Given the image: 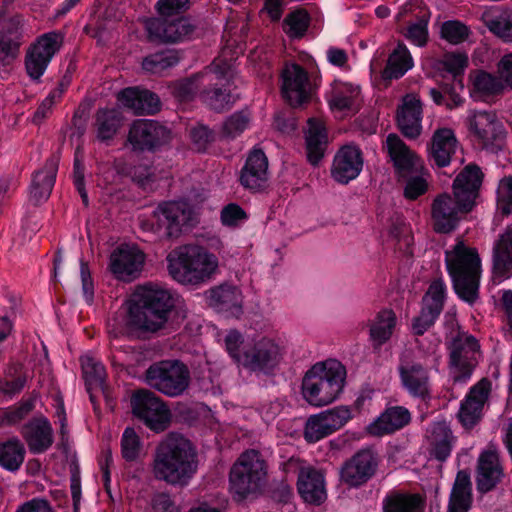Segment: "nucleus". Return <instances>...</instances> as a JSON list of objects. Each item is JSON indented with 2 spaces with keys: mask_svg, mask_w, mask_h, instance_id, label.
<instances>
[{
  "mask_svg": "<svg viewBox=\"0 0 512 512\" xmlns=\"http://www.w3.org/2000/svg\"><path fill=\"white\" fill-rule=\"evenodd\" d=\"M169 130L153 120L135 121L129 131L128 140L135 150H152L167 142Z\"/></svg>",
  "mask_w": 512,
  "mask_h": 512,
  "instance_id": "20",
  "label": "nucleus"
},
{
  "mask_svg": "<svg viewBox=\"0 0 512 512\" xmlns=\"http://www.w3.org/2000/svg\"><path fill=\"white\" fill-rule=\"evenodd\" d=\"M251 113L241 110L227 117L218 130L219 140L229 141L240 136L250 128Z\"/></svg>",
  "mask_w": 512,
  "mask_h": 512,
  "instance_id": "48",
  "label": "nucleus"
},
{
  "mask_svg": "<svg viewBox=\"0 0 512 512\" xmlns=\"http://www.w3.org/2000/svg\"><path fill=\"white\" fill-rule=\"evenodd\" d=\"M482 21L495 35L505 41H512V13H504L492 7L483 12Z\"/></svg>",
  "mask_w": 512,
  "mask_h": 512,
  "instance_id": "47",
  "label": "nucleus"
},
{
  "mask_svg": "<svg viewBox=\"0 0 512 512\" xmlns=\"http://www.w3.org/2000/svg\"><path fill=\"white\" fill-rule=\"evenodd\" d=\"M282 95L293 106L301 105L311 95L308 73L297 64L286 65L282 71Z\"/></svg>",
  "mask_w": 512,
  "mask_h": 512,
  "instance_id": "21",
  "label": "nucleus"
},
{
  "mask_svg": "<svg viewBox=\"0 0 512 512\" xmlns=\"http://www.w3.org/2000/svg\"><path fill=\"white\" fill-rule=\"evenodd\" d=\"M397 122L402 133L416 138L422 130V104L415 94H407L397 111Z\"/></svg>",
  "mask_w": 512,
  "mask_h": 512,
  "instance_id": "29",
  "label": "nucleus"
},
{
  "mask_svg": "<svg viewBox=\"0 0 512 512\" xmlns=\"http://www.w3.org/2000/svg\"><path fill=\"white\" fill-rule=\"evenodd\" d=\"M399 373L403 387L413 396L424 397L429 391L428 371L420 364H401Z\"/></svg>",
  "mask_w": 512,
  "mask_h": 512,
  "instance_id": "41",
  "label": "nucleus"
},
{
  "mask_svg": "<svg viewBox=\"0 0 512 512\" xmlns=\"http://www.w3.org/2000/svg\"><path fill=\"white\" fill-rule=\"evenodd\" d=\"M62 36L56 32L41 35L28 49L25 66L32 79H39L62 45Z\"/></svg>",
  "mask_w": 512,
  "mask_h": 512,
  "instance_id": "17",
  "label": "nucleus"
},
{
  "mask_svg": "<svg viewBox=\"0 0 512 512\" xmlns=\"http://www.w3.org/2000/svg\"><path fill=\"white\" fill-rule=\"evenodd\" d=\"M225 350L240 371L256 376L272 375L287 353L285 335L268 333L245 338L237 330H229L224 338Z\"/></svg>",
  "mask_w": 512,
  "mask_h": 512,
  "instance_id": "2",
  "label": "nucleus"
},
{
  "mask_svg": "<svg viewBox=\"0 0 512 512\" xmlns=\"http://www.w3.org/2000/svg\"><path fill=\"white\" fill-rule=\"evenodd\" d=\"M132 410L136 417L155 432L163 431L170 421V413L164 403L149 390H138L132 396Z\"/></svg>",
  "mask_w": 512,
  "mask_h": 512,
  "instance_id": "14",
  "label": "nucleus"
},
{
  "mask_svg": "<svg viewBox=\"0 0 512 512\" xmlns=\"http://www.w3.org/2000/svg\"><path fill=\"white\" fill-rule=\"evenodd\" d=\"M449 348L454 381L465 383L472 375L479 353V344L473 336L463 332L458 333Z\"/></svg>",
  "mask_w": 512,
  "mask_h": 512,
  "instance_id": "15",
  "label": "nucleus"
},
{
  "mask_svg": "<svg viewBox=\"0 0 512 512\" xmlns=\"http://www.w3.org/2000/svg\"><path fill=\"white\" fill-rule=\"evenodd\" d=\"M414 67V60L410 51L399 43L387 59V64L382 69L381 60L374 57L370 63L371 75H381L384 80L399 79Z\"/></svg>",
  "mask_w": 512,
  "mask_h": 512,
  "instance_id": "22",
  "label": "nucleus"
},
{
  "mask_svg": "<svg viewBox=\"0 0 512 512\" xmlns=\"http://www.w3.org/2000/svg\"><path fill=\"white\" fill-rule=\"evenodd\" d=\"M386 148L398 176L405 180V197L413 200L424 194L428 184L421 160L395 134L387 136Z\"/></svg>",
  "mask_w": 512,
  "mask_h": 512,
  "instance_id": "8",
  "label": "nucleus"
},
{
  "mask_svg": "<svg viewBox=\"0 0 512 512\" xmlns=\"http://www.w3.org/2000/svg\"><path fill=\"white\" fill-rule=\"evenodd\" d=\"M297 488L301 498L308 504L320 505L327 498L323 474L310 466L300 469Z\"/></svg>",
  "mask_w": 512,
  "mask_h": 512,
  "instance_id": "28",
  "label": "nucleus"
},
{
  "mask_svg": "<svg viewBox=\"0 0 512 512\" xmlns=\"http://www.w3.org/2000/svg\"><path fill=\"white\" fill-rule=\"evenodd\" d=\"M25 448L17 438L0 443V466L8 471H17L24 461Z\"/></svg>",
  "mask_w": 512,
  "mask_h": 512,
  "instance_id": "49",
  "label": "nucleus"
},
{
  "mask_svg": "<svg viewBox=\"0 0 512 512\" xmlns=\"http://www.w3.org/2000/svg\"><path fill=\"white\" fill-rule=\"evenodd\" d=\"M497 210L504 216L512 213V177H505L499 182Z\"/></svg>",
  "mask_w": 512,
  "mask_h": 512,
  "instance_id": "59",
  "label": "nucleus"
},
{
  "mask_svg": "<svg viewBox=\"0 0 512 512\" xmlns=\"http://www.w3.org/2000/svg\"><path fill=\"white\" fill-rule=\"evenodd\" d=\"M405 37L416 46H424L428 39V19L425 16L411 23L404 33Z\"/></svg>",
  "mask_w": 512,
  "mask_h": 512,
  "instance_id": "60",
  "label": "nucleus"
},
{
  "mask_svg": "<svg viewBox=\"0 0 512 512\" xmlns=\"http://www.w3.org/2000/svg\"><path fill=\"white\" fill-rule=\"evenodd\" d=\"M195 212L186 200L165 201L160 203L153 212L156 227L152 230L163 233L167 237H177L190 227L194 221Z\"/></svg>",
  "mask_w": 512,
  "mask_h": 512,
  "instance_id": "12",
  "label": "nucleus"
},
{
  "mask_svg": "<svg viewBox=\"0 0 512 512\" xmlns=\"http://www.w3.org/2000/svg\"><path fill=\"white\" fill-rule=\"evenodd\" d=\"M144 26L150 39L161 42L181 41L193 31L192 25L185 18L170 22L166 19L149 18L144 21Z\"/></svg>",
  "mask_w": 512,
  "mask_h": 512,
  "instance_id": "24",
  "label": "nucleus"
},
{
  "mask_svg": "<svg viewBox=\"0 0 512 512\" xmlns=\"http://www.w3.org/2000/svg\"><path fill=\"white\" fill-rule=\"evenodd\" d=\"M122 122L119 108L99 109L96 114L97 137L100 140L111 139L117 132Z\"/></svg>",
  "mask_w": 512,
  "mask_h": 512,
  "instance_id": "50",
  "label": "nucleus"
},
{
  "mask_svg": "<svg viewBox=\"0 0 512 512\" xmlns=\"http://www.w3.org/2000/svg\"><path fill=\"white\" fill-rule=\"evenodd\" d=\"M207 303L226 317L239 318L243 314V296L238 286L223 283L205 293Z\"/></svg>",
  "mask_w": 512,
  "mask_h": 512,
  "instance_id": "19",
  "label": "nucleus"
},
{
  "mask_svg": "<svg viewBox=\"0 0 512 512\" xmlns=\"http://www.w3.org/2000/svg\"><path fill=\"white\" fill-rule=\"evenodd\" d=\"M512 269V223L499 235L493 247V282L500 284Z\"/></svg>",
  "mask_w": 512,
  "mask_h": 512,
  "instance_id": "31",
  "label": "nucleus"
},
{
  "mask_svg": "<svg viewBox=\"0 0 512 512\" xmlns=\"http://www.w3.org/2000/svg\"><path fill=\"white\" fill-rule=\"evenodd\" d=\"M504 88L500 76L497 77L483 70L470 74V96L475 101H488L492 96L500 93Z\"/></svg>",
  "mask_w": 512,
  "mask_h": 512,
  "instance_id": "39",
  "label": "nucleus"
},
{
  "mask_svg": "<svg viewBox=\"0 0 512 512\" xmlns=\"http://www.w3.org/2000/svg\"><path fill=\"white\" fill-rule=\"evenodd\" d=\"M122 455L128 461L136 460L142 453L143 447L139 436L133 428H126L121 441Z\"/></svg>",
  "mask_w": 512,
  "mask_h": 512,
  "instance_id": "58",
  "label": "nucleus"
},
{
  "mask_svg": "<svg viewBox=\"0 0 512 512\" xmlns=\"http://www.w3.org/2000/svg\"><path fill=\"white\" fill-rule=\"evenodd\" d=\"M452 433L445 421L434 422L428 430L427 441L431 456L446 460L452 450Z\"/></svg>",
  "mask_w": 512,
  "mask_h": 512,
  "instance_id": "42",
  "label": "nucleus"
},
{
  "mask_svg": "<svg viewBox=\"0 0 512 512\" xmlns=\"http://www.w3.org/2000/svg\"><path fill=\"white\" fill-rule=\"evenodd\" d=\"M179 61L174 51H163L144 58L142 68L146 72L160 74L164 70L176 65Z\"/></svg>",
  "mask_w": 512,
  "mask_h": 512,
  "instance_id": "52",
  "label": "nucleus"
},
{
  "mask_svg": "<svg viewBox=\"0 0 512 512\" xmlns=\"http://www.w3.org/2000/svg\"><path fill=\"white\" fill-rule=\"evenodd\" d=\"M83 377L90 399L94 402V392L105 391V369L104 366L89 354H85L80 359Z\"/></svg>",
  "mask_w": 512,
  "mask_h": 512,
  "instance_id": "44",
  "label": "nucleus"
},
{
  "mask_svg": "<svg viewBox=\"0 0 512 512\" xmlns=\"http://www.w3.org/2000/svg\"><path fill=\"white\" fill-rule=\"evenodd\" d=\"M457 149L458 141L454 131L449 128H440L432 137L429 150L430 160L438 167H446L450 164Z\"/></svg>",
  "mask_w": 512,
  "mask_h": 512,
  "instance_id": "35",
  "label": "nucleus"
},
{
  "mask_svg": "<svg viewBox=\"0 0 512 512\" xmlns=\"http://www.w3.org/2000/svg\"><path fill=\"white\" fill-rule=\"evenodd\" d=\"M190 136L198 151L205 150L210 143L219 140L218 131L213 132L204 125L194 127L190 132Z\"/></svg>",
  "mask_w": 512,
  "mask_h": 512,
  "instance_id": "61",
  "label": "nucleus"
},
{
  "mask_svg": "<svg viewBox=\"0 0 512 512\" xmlns=\"http://www.w3.org/2000/svg\"><path fill=\"white\" fill-rule=\"evenodd\" d=\"M205 101L212 109L221 111L232 104L235 99L226 89L215 88L205 94Z\"/></svg>",
  "mask_w": 512,
  "mask_h": 512,
  "instance_id": "62",
  "label": "nucleus"
},
{
  "mask_svg": "<svg viewBox=\"0 0 512 512\" xmlns=\"http://www.w3.org/2000/svg\"><path fill=\"white\" fill-rule=\"evenodd\" d=\"M146 383L157 391L175 397L189 386L188 368L177 360H163L152 364L145 373Z\"/></svg>",
  "mask_w": 512,
  "mask_h": 512,
  "instance_id": "11",
  "label": "nucleus"
},
{
  "mask_svg": "<svg viewBox=\"0 0 512 512\" xmlns=\"http://www.w3.org/2000/svg\"><path fill=\"white\" fill-rule=\"evenodd\" d=\"M445 261L456 294L462 300L473 303L478 297L482 272L477 251L458 241L453 249L446 251Z\"/></svg>",
  "mask_w": 512,
  "mask_h": 512,
  "instance_id": "7",
  "label": "nucleus"
},
{
  "mask_svg": "<svg viewBox=\"0 0 512 512\" xmlns=\"http://www.w3.org/2000/svg\"><path fill=\"white\" fill-rule=\"evenodd\" d=\"M21 18L0 16V63L7 64L13 60L20 46Z\"/></svg>",
  "mask_w": 512,
  "mask_h": 512,
  "instance_id": "34",
  "label": "nucleus"
},
{
  "mask_svg": "<svg viewBox=\"0 0 512 512\" xmlns=\"http://www.w3.org/2000/svg\"><path fill=\"white\" fill-rule=\"evenodd\" d=\"M320 413L330 435L341 429L353 418L352 409L347 405L335 406Z\"/></svg>",
  "mask_w": 512,
  "mask_h": 512,
  "instance_id": "51",
  "label": "nucleus"
},
{
  "mask_svg": "<svg viewBox=\"0 0 512 512\" xmlns=\"http://www.w3.org/2000/svg\"><path fill=\"white\" fill-rule=\"evenodd\" d=\"M246 219L244 210L237 204H229L221 211V222L225 226H237Z\"/></svg>",
  "mask_w": 512,
  "mask_h": 512,
  "instance_id": "64",
  "label": "nucleus"
},
{
  "mask_svg": "<svg viewBox=\"0 0 512 512\" xmlns=\"http://www.w3.org/2000/svg\"><path fill=\"white\" fill-rule=\"evenodd\" d=\"M347 380V369L337 359L314 363L304 374L301 383L303 399L313 407H324L340 398Z\"/></svg>",
  "mask_w": 512,
  "mask_h": 512,
  "instance_id": "5",
  "label": "nucleus"
},
{
  "mask_svg": "<svg viewBox=\"0 0 512 512\" xmlns=\"http://www.w3.org/2000/svg\"><path fill=\"white\" fill-rule=\"evenodd\" d=\"M329 435L330 433L320 412L311 415L307 419L304 428V438L307 442L315 443Z\"/></svg>",
  "mask_w": 512,
  "mask_h": 512,
  "instance_id": "55",
  "label": "nucleus"
},
{
  "mask_svg": "<svg viewBox=\"0 0 512 512\" xmlns=\"http://www.w3.org/2000/svg\"><path fill=\"white\" fill-rule=\"evenodd\" d=\"M310 22L308 13L303 9H297L290 12L283 23V29L291 38L302 37Z\"/></svg>",
  "mask_w": 512,
  "mask_h": 512,
  "instance_id": "54",
  "label": "nucleus"
},
{
  "mask_svg": "<svg viewBox=\"0 0 512 512\" xmlns=\"http://www.w3.org/2000/svg\"><path fill=\"white\" fill-rule=\"evenodd\" d=\"M307 157L310 163L316 165L324 156L328 137L324 124L315 118H310L305 132Z\"/></svg>",
  "mask_w": 512,
  "mask_h": 512,
  "instance_id": "40",
  "label": "nucleus"
},
{
  "mask_svg": "<svg viewBox=\"0 0 512 512\" xmlns=\"http://www.w3.org/2000/svg\"><path fill=\"white\" fill-rule=\"evenodd\" d=\"M58 170V159L51 157L44 167L37 171L32 178L29 196L35 204L46 201L51 194Z\"/></svg>",
  "mask_w": 512,
  "mask_h": 512,
  "instance_id": "38",
  "label": "nucleus"
},
{
  "mask_svg": "<svg viewBox=\"0 0 512 512\" xmlns=\"http://www.w3.org/2000/svg\"><path fill=\"white\" fill-rule=\"evenodd\" d=\"M174 305L175 299L167 288L146 283L135 288L108 325L116 337L138 330L154 332L165 324Z\"/></svg>",
  "mask_w": 512,
  "mask_h": 512,
  "instance_id": "1",
  "label": "nucleus"
},
{
  "mask_svg": "<svg viewBox=\"0 0 512 512\" xmlns=\"http://www.w3.org/2000/svg\"><path fill=\"white\" fill-rule=\"evenodd\" d=\"M326 100L336 118L353 116L362 103L361 88L356 83L335 79L326 92Z\"/></svg>",
  "mask_w": 512,
  "mask_h": 512,
  "instance_id": "16",
  "label": "nucleus"
},
{
  "mask_svg": "<svg viewBox=\"0 0 512 512\" xmlns=\"http://www.w3.org/2000/svg\"><path fill=\"white\" fill-rule=\"evenodd\" d=\"M238 54L236 50H232L227 44L222 49L220 55L213 61L209 72L175 82L170 87L172 94L179 101H186L193 98L206 79L209 81L216 79L229 84L236 76L235 61Z\"/></svg>",
  "mask_w": 512,
  "mask_h": 512,
  "instance_id": "10",
  "label": "nucleus"
},
{
  "mask_svg": "<svg viewBox=\"0 0 512 512\" xmlns=\"http://www.w3.org/2000/svg\"><path fill=\"white\" fill-rule=\"evenodd\" d=\"M22 435L34 454L46 451L53 443L52 428L45 417L31 420L23 427Z\"/></svg>",
  "mask_w": 512,
  "mask_h": 512,
  "instance_id": "36",
  "label": "nucleus"
},
{
  "mask_svg": "<svg viewBox=\"0 0 512 512\" xmlns=\"http://www.w3.org/2000/svg\"><path fill=\"white\" fill-rule=\"evenodd\" d=\"M25 383L26 378L21 375L16 377L6 376L0 379V394L9 399L19 393L24 388Z\"/></svg>",
  "mask_w": 512,
  "mask_h": 512,
  "instance_id": "63",
  "label": "nucleus"
},
{
  "mask_svg": "<svg viewBox=\"0 0 512 512\" xmlns=\"http://www.w3.org/2000/svg\"><path fill=\"white\" fill-rule=\"evenodd\" d=\"M467 126L484 147L492 145L503 134L500 121L491 111L470 110L467 116Z\"/></svg>",
  "mask_w": 512,
  "mask_h": 512,
  "instance_id": "25",
  "label": "nucleus"
},
{
  "mask_svg": "<svg viewBox=\"0 0 512 512\" xmlns=\"http://www.w3.org/2000/svg\"><path fill=\"white\" fill-rule=\"evenodd\" d=\"M396 323L397 318L392 309L384 308L377 312L369 325L372 341L377 345L388 341L393 334Z\"/></svg>",
  "mask_w": 512,
  "mask_h": 512,
  "instance_id": "46",
  "label": "nucleus"
},
{
  "mask_svg": "<svg viewBox=\"0 0 512 512\" xmlns=\"http://www.w3.org/2000/svg\"><path fill=\"white\" fill-rule=\"evenodd\" d=\"M410 419V412L406 408L390 407L371 422L366 430L372 436H382L401 429L409 423Z\"/></svg>",
  "mask_w": 512,
  "mask_h": 512,
  "instance_id": "37",
  "label": "nucleus"
},
{
  "mask_svg": "<svg viewBox=\"0 0 512 512\" xmlns=\"http://www.w3.org/2000/svg\"><path fill=\"white\" fill-rule=\"evenodd\" d=\"M471 501L470 475L466 471H459L451 491L447 512H468Z\"/></svg>",
  "mask_w": 512,
  "mask_h": 512,
  "instance_id": "45",
  "label": "nucleus"
},
{
  "mask_svg": "<svg viewBox=\"0 0 512 512\" xmlns=\"http://www.w3.org/2000/svg\"><path fill=\"white\" fill-rule=\"evenodd\" d=\"M197 471V454L191 442L180 434H169L157 447L153 472L157 479L184 486Z\"/></svg>",
  "mask_w": 512,
  "mask_h": 512,
  "instance_id": "4",
  "label": "nucleus"
},
{
  "mask_svg": "<svg viewBox=\"0 0 512 512\" xmlns=\"http://www.w3.org/2000/svg\"><path fill=\"white\" fill-rule=\"evenodd\" d=\"M36 398H29L19 405L10 406L0 410V425L10 426L22 421L34 408Z\"/></svg>",
  "mask_w": 512,
  "mask_h": 512,
  "instance_id": "53",
  "label": "nucleus"
},
{
  "mask_svg": "<svg viewBox=\"0 0 512 512\" xmlns=\"http://www.w3.org/2000/svg\"><path fill=\"white\" fill-rule=\"evenodd\" d=\"M170 276L182 285L198 286L210 281L218 272L219 259L199 245H183L166 257Z\"/></svg>",
  "mask_w": 512,
  "mask_h": 512,
  "instance_id": "6",
  "label": "nucleus"
},
{
  "mask_svg": "<svg viewBox=\"0 0 512 512\" xmlns=\"http://www.w3.org/2000/svg\"><path fill=\"white\" fill-rule=\"evenodd\" d=\"M441 37L451 44H459L469 36V28L460 21H445L441 26Z\"/></svg>",
  "mask_w": 512,
  "mask_h": 512,
  "instance_id": "57",
  "label": "nucleus"
},
{
  "mask_svg": "<svg viewBox=\"0 0 512 512\" xmlns=\"http://www.w3.org/2000/svg\"><path fill=\"white\" fill-rule=\"evenodd\" d=\"M383 512H424L425 499L420 494L391 492L382 502Z\"/></svg>",
  "mask_w": 512,
  "mask_h": 512,
  "instance_id": "43",
  "label": "nucleus"
},
{
  "mask_svg": "<svg viewBox=\"0 0 512 512\" xmlns=\"http://www.w3.org/2000/svg\"><path fill=\"white\" fill-rule=\"evenodd\" d=\"M502 467L494 446H489L479 456L477 469V487L481 492L490 491L500 480Z\"/></svg>",
  "mask_w": 512,
  "mask_h": 512,
  "instance_id": "32",
  "label": "nucleus"
},
{
  "mask_svg": "<svg viewBox=\"0 0 512 512\" xmlns=\"http://www.w3.org/2000/svg\"><path fill=\"white\" fill-rule=\"evenodd\" d=\"M446 291V285L442 279L431 282L423 297L421 312L412 323L415 334L422 335L434 324L443 309Z\"/></svg>",
  "mask_w": 512,
  "mask_h": 512,
  "instance_id": "18",
  "label": "nucleus"
},
{
  "mask_svg": "<svg viewBox=\"0 0 512 512\" xmlns=\"http://www.w3.org/2000/svg\"><path fill=\"white\" fill-rule=\"evenodd\" d=\"M363 168L360 149L354 145H345L336 153L331 169L335 181L347 184L358 177Z\"/></svg>",
  "mask_w": 512,
  "mask_h": 512,
  "instance_id": "23",
  "label": "nucleus"
},
{
  "mask_svg": "<svg viewBox=\"0 0 512 512\" xmlns=\"http://www.w3.org/2000/svg\"><path fill=\"white\" fill-rule=\"evenodd\" d=\"M442 65L444 69L452 75L455 81L458 82L460 89H463V83L461 80H458L467 65H468V57L463 53H448L443 56Z\"/></svg>",
  "mask_w": 512,
  "mask_h": 512,
  "instance_id": "56",
  "label": "nucleus"
},
{
  "mask_svg": "<svg viewBox=\"0 0 512 512\" xmlns=\"http://www.w3.org/2000/svg\"><path fill=\"white\" fill-rule=\"evenodd\" d=\"M268 180V160L264 152L254 149L247 157L242 169L241 184L252 190L263 188Z\"/></svg>",
  "mask_w": 512,
  "mask_h": 512,
  "instance_id": "33",
  "label": "nucleus"
},
{
  "mask_svg": "<svg viewBox=\"0 0 512 512\" xmlns=\"http://www.w3.org/2000/svg\"><path fill=\"white\" fill-rule=\"evenodd\" d=\"M481 181V170L477 166L468 165L454 181V198L442 194L434 200L432 219L437 232L448 233L455 229L460 215L472 209Z\"/></svg>",
  "mask_w": 512,
  "mask_h": 512,
  "instance_id": "3",
  "label": "nucleus"
},
{
  "mask_svg": "<svg viewBox=\"0 0 512 512\" xmlns=\"http://www.w3.org/2000/svg\"><path fill=\"white\" fill-rule=\"evenodd\" d=\"M118 102L135 114H153L160 109L159 97L146 89L128 87L117 94Z\"/></svg>",
  "mask_w": 512,
  "mask_h": 512,
  "instance_id": "30",
  "label": "nucleus"
},
{
  "mask_svg": "<svg viewBox=\"0 0 512 512\" xmlns=\"http://www.w3.org/2000/svg\"><path fill=\"white\" fill-rule=\"evenodd\" d=\"M267 474L265 461L255 450L245 451L230 471V491L238 501L254 494L262 487Z\"/></svg>",
  "mask_w": 512,
  "mask_h": 512,
  "instance_id": "9",
  "label": "nucleus"
},
{
  "mask_svg": "<svg viewBox=\"0 0 512 512\" xmlns=\"http://www.w3.org/2000/svg\"><path fill=\"white\" fill-rule=\"evenodd\" d=\"M490 387V381L482 379L470 389L468 395L461 402L458 419L465 428H471L480 419Z\"/></svg>",
  "mask_w": 512,
  "mask_h": 512,
  "instance_id": "26",
  "label": "nucleus"
},
{
  "mask_svg": "<svg viewBox=\"0 0 512 512\" xmlns=\"http://www.w3.org/2000/svg\"><path fill=\"white\" fill-rule=\"evenodd\" d=\"M145 260V253L137 245L123 243L112 250L108 269L117 280L131 282L140 276Z\"/></svg>",
  "mask_w": 512,
  "mask_h": 512,
  "instance_id": "13",
  "label": "nucleus"
},
{
  "mask_svg": "<svg viewBox=\"0 0 512 512\" xmlns=\"http://www.w3.org/2000/svg\"><path fill=\"white\" fill-rule=\"evenodd\" d=\"M377 459L372 450H361L346 463L341 471L342 479L351 486L366 482L375 472Z\"/></svg>",
  "mask_w": 512,
  "mask_h": 512,
  "instance_id": "27",
  "label": "nucleus"
}]
</instances>
